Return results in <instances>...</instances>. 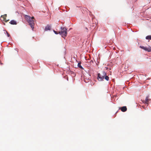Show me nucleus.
I'll return each mask as SVG.
<instances>
[{
	"instance_id": "f257e3e1",
	"label": "nucleus",
	"mask_w": 151,
	"mask_h": 151,
	"mask_svg": "<svg viewBox=\"0 0 151 151\" xmlns=\"http://www.w3.org/2000/svg\"><path fill=\"white\" fill-rule=\"evenodd\" d=\"M24 17L26 20L29 24V25L33 30L34 28L35 25L34 20L35 19L34 18V17H31L29 16L25 15H24Z\"/></svg>"
},
{
	"instance_id": "7ed1b4c3",
	"label": "nucleus",
	"mask_w": 151,
	"mask_h": 151,
	"mask_svg": "<svg viewBox=\"0 0 151 151\" xmlns=\"http://www.w3.org/2000/svg\"><path fill=\"white\" fill-rule=\"evenodd\" d=\"M106 74V73L104 71H102L101 73H98L97 79L98 80L100 81H103Z\"/></svg>"
},
{
	"instance_id": "4468645a",
	"label": "nucleus",
	"mask_w": 151,
	"mask_h": 151,
	"mask_svg": "<svg viewBox=\"0 0 151 151\" xmlns=\"http://www.w3.org/2000/svg\"><path fill=\"white\" fill-rule=\"evenodd\" d=\"M53 32L55 33V34H59V32H57L54 30H53Z\"/></svg>"
},
{
	"instance_id": "423d86ee",
	"label": "nucleus",
	"mask_w": 151,
	"mask_h": 151,
	"mask_svg": "<svg viewBox=\"0 0 151 151\" xmlns=\"http://www.w3.org/2000/svg\"><path fill=\"white\" fill-rule=\"evenodd\" d=\"M149 100L150 99H148V96H147L146 97L145 100L143 101V103H145L146 104H148L149 103Z\"/></svg>"
},
{
	"instance_id": "1a4fd4ad",
	"label": "nucleus",
	"mask_w": 151,
	"mask_h": 151,
	"mask_svg": "<svg viewBox=\"0 0 151 151\" xmlns=\"http://www.w3.org/2000/svg\"><path fill=\"white\" fill-rule=\"evenodd\" d=\"M9 23H10L12 24H16L17 22L14 20H11L10 22Z\"/></svg>"
},
{
	"instance_id": "20e7f679",
	"label": "nucleus",
	"mask_w": 151,
	"mask_h": 151,
	"mask_svg": "<svg viewBox=\"0 0 151 151\" xmlns=\"http://www.w3.org/2000/svg\"><path fill=\"white\" fill-rule=\"evenodd\" d=\"M140 47L148 52H150L151 51V47H144L143 46H140Z\"/></svg>"
},
{
	"instance_id": "f8f14e48",
	"label": "nucleus",
	"mask_w": 151,
	"mask_h": 151,
	"mask_svg": "<svg viewBox=\"0 0 151 151\" xmlns=\"http://www.w3.org/2000/svg\"><path fill=\"white\" fill-rule=\"evenodd\" d=\"M104 78H105V79L107 81H109V77L108 76H106V75L105 76H104Z\"/></svg>"
},
{
	"instance_id": "0eeeda50",
	"label": "nucleus",
	"mask_w": 151,
	"mask_h": 151,
	"mask_svg": "<svg viewBox=\"0 0 151 151\" xmlns=\"http://www.w3.org/2000/svg\"><path fill=\"white\" fill-rule=\"evenodd\" d=\"M121 111L123 112H125L127 110V107L125 106H124L121 108Z\"/></svg>"
},
{
	"instance_id": "dca6fc26",
	"label": "nucleus",
	"mask_w": 151,
	"mask_h": 151,
	"mask_svg": "<svg viewBox=\"0 0 151 151\" xmlns=\"http://www.w3.org/2000/svg\"><path fill=\"white\" fill-rule=\"evenodd\" d=\"M1 64H2L1 63Z\"/></svg>"
},
{
	"instance_id": "39448f33",
	"label": "nucleus",
	"mask_w": 151,
	"mask_h": 151,
	"mask_svg": "<svg viewBox=\"0 0 151 151\" xmlns=\"http://www.w3.org/2000/svg\"><path fill=\"white\" fill-rule=\"evenodd\" d=\"M7 17V15L6 14H4V15H2L1 17L3 18V20L5 21L6 22H7L9 21V20H6V18Z\"/></svg>"
},
{
	"instance_id": "ddd939ff",
	"label": "nucleus",
	"mask_w": 151,
	"mask_h": 151,
	"mask_svg": "<svg viewBox=\"0 0 151 151\" xmlns=\"http://www.w3.org/2000/svg\"><path fill=\"white\" fill-rule=\"evenodd\" d=\"M6 33L7 36L8 37H9L10 36V34L7 31H6Z\"/></svg>"
},
{
	"instance_id": "9b49d317",
	"label": "nucleus",
	"mask_w": 151,
	"mask_h": 151,
	"mask_svg": "<svg viewBox=\"0 0 151 151\" xmlns=\"http://www.w3.org/2000/svg\"><path fill=\"white\" fill-rule=\"evenodd\" d=\"M146 39L147 40H151V35H148L146 37Z\"/></svg>"
},
{
	"instance_id": "f03ea898",
	"label": "nucleus",
	"mask_w": 151,
	"mask_h": 151,
	"mask_svg": "<svg viewBox=\"0 0 151 151\" xmlns=\"http://www.w3.org/2000/svg\"><path fill=\"white\" fill-rule=\"evenodd\" d=\"M61 31L59 32V34L61 35L62 37L65 38L67 36V29L65 27H61Z\"/></svg>"
},
{
	"instance_id": "9d476101",
	"label": "nucleus",
	"mask_w": 151,
	"mask_h": 151,
	"mask_svg": "<svg viewBox=\"0 0 151 151\" xmlns=\"http://www.w3.org/2000/svg\"><path fill=\"white\" fill-rule=\"evenodd\" d=\"M81 62L78 63V66L79 68H80L81 69H83V68L82 67V66L81 65Z\"/></svg>"
},
{
	"instance_id": "2eb2a0df",
	"label": "nucleus",
	"mask_w": 151,
	"mask_h": 151,
	"mask_svg": "<svg viewBox=\"0 0 151 151\" xmlns=\"http://www.w3.org/2000/svg\"><path fill=\"white\" fill-rule=\"evenodd\" d=\"M90 62H92L93 63V61L92 60H91L90 61Z\"/></svg>"
},
{
	"instance_id": "6e6552de",
	"label": "nucleus",
	"mask_w": 151,
	"mask_h": 151,
	"mask_svg": "<svg viewBox=\"0 0 151 151\" xmlns=\"http://www.w3.org/2000/svg\"><path fill=\"white\" fill-rule=\"evenodd\" d=\"M51 29V27L49 25H47L45 28V31H47L48 30H50Z\"/></svg>"
}]
</instances>
